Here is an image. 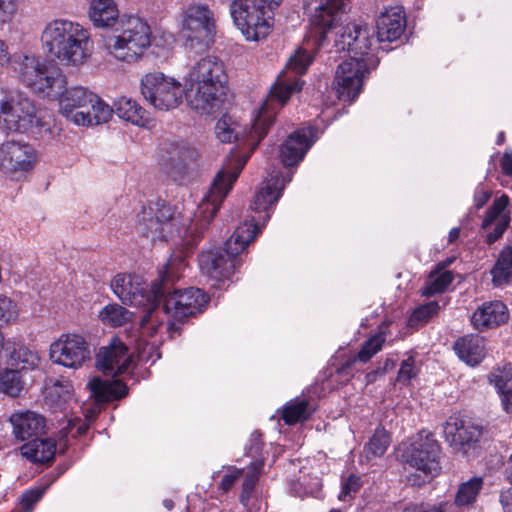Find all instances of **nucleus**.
I'll return each mask as SVG.
<instances>
[{"instance_id":"nucleus-57","label":"nucleus","mask_w":512,"mask_h":512,"mask_svg":"<svg viewBox=\"0 0 512 512\" xmlns=\"http://www.w3.org/2000/svg\"><path fill=\"white\" fill-rule=\"evenodd\" d=\"M12 58L13 56L10 55L7 44L0 39V68L11 65Z\"/></svg>"},{"instance_id":"nucleus-49","label":"nucleus","mask_w":512,"mask_h":512,"mask_svg":"<svg viewBox=\"0 0 512 512\" xmlns=\"http://www.w3.org/2000/svg\"><path fill=\"white\" fill-rule=\"evenodd\" d=\"M361 485L362 482L359 476L350 475L342 485L339 499L347 501L352 498L360 490Z\"/></svg>"},{"instance_id":"nucleus-45","label":"nucleus","mask_w":512,"mask_h":512,"mask_svg":"<svg viewBox=\"0 0 512 512\" xmlns=\"http://www.w3.org/2000/svg\"><path fill=\"white\" fill-rule=\"evenodd\" d=\"M490 384H492L497 392L512 387V364H506L503 367L493 369L488 376Z\"/></svg>"},{"instance_id":"nucleus-22","label":"nucleus","mask_w":512,"mask_h":512,"mask_svg":"<svg viewBox=\"0 0 512 512\" xmlns=\"http://www.w3.org/2000/svg\"><path fill=\"white\" fill-rule=\"evenodd\" d=\"M112 113L113 109L95 94V99L88 98L87 103L80 105L71 115L63 116L78 126H93L108 122Z\"/></svg>"},{"instance_id":"nucleus-10","label":"nucleus","mask_w":512,"mask_h":512,"mask_svg":"<svg viewBox=\"0 0 512 512\" xmlns=\"http://www.w3.org/2000/svg\"><path fill=\"white\" fill-rule=\"evenodd\" d=\"M182 36L189 51H206L216 34L214 12L207 4H191L183 11Z\"/></svg>"},{"instance_id":"nucleus-35","label":"nucleus","mask_w":512,"mask_h":512,"mask_svg":"<svg viewBox=\"0 0 512 512\" xmlns=\"http://www.w3.org/2000/svg\"><path fill=\"white\" fill-rule=\"evenodd\" d=\"M312 413L309 401L306 399H295L287 403L282 411V419L288 425L305 421Z\"/></svg>"},{"instance_id":"nucleus-56","label":"nucleus","mask_w":512,"mask_h":512,"mask_svg":"<svg viewBox=\"0 0 512 512\" xmlns=\"http://www.w3.org/2000/svg\"><path fill=\"white\" fill-rule=\"evenodd\" d=\"M498 393L501 398V404H502L503 409L507 413H511L512 412V387H510L508 389H504Z\"/></svg>"},{"instance_id":"nucleus-14","label":"nucleus","mask_w":512,"mask_h":512,"mask_svg":"<svg viewBox=\"0 0 512 512\" xmlns=\"http://www.w3.org/2000/svg\"><path fill=\"white\" fill-rule=\"evenodd\" d=\"M440 452L439 443L432 434H419L403 457L410 466L433 476L440 471Z\"/></svg>"},{"instance_id":"nucleus-36","label":"nucleus","mask_w":512,"mask_h":512,"mask_svg":"<svg viewBox=\"0 0 512 512\" xmlns=\"http://www.w3.org/2000/svg\"><path fill=\"white\" fill-rule=\"evenodd\" d=\"M390 445V437L384 428H377L365 445L363 455L367 461L382 457Z\"/></svg>"},{"instance_id":"nucleus-12","label":"nucleus","mask_w":512,"mask_h":512,"mask_svg":"<svg viewBox=\"0 0 512 512\" xmlns=\"http://www.w3.org/2000/svg\"><path fill=\"white\" fill-rule=\"evenodd\" d=\"M43 123L33 102L20 94L0 95V128L25 133Z\"/></svg>"},{"instance_id":"nucleus-38","label":"nucleus","mask_w":512,"mask_h":512,"mask_svg":"<svg viewBox=\"0 0 512 512\" xmlns=\"http://www.w3.org/2000/svg\"><path fill=\"white\" fill-rule=\"evenodd\" d=\"M98 317L105 325L119 327L131 320L132 313L118 304H108L101 309Z\"/></svg>"},{"instance_id":"nucleus-62","label":"nucleus","mask_w":512,"mask_h":512,"mask_svg":"<svg viewBox=\"0 0 512 512\" xmlns=\"http://www.w3.org/2000/svg\"><path fill=\"white\" fill-rule=\"evenodd\" d=\"M446 506L447 504H444V505H438V506H433L431 507L429 510H425L422 508V512H446Z\"/></svg>"},{"instance_id":"nucleus-2","label":"nucleus","mask_w":512,"mask_h":512,"mask_svg":"<svg viewBox=\"0 0 512 512\" xmlns=\"http://www.w3.org/2000/svg\"><path fill=\"white\" fill-rule=\"evenodd\" d=\"M247 158L231 160L215 176L211 187L195 211L189 224L180 223V216L168 204L155 202L144 207L138 215L136 229L152 242L168 241L175 236L186 241L187 246L197 243L237 180Z\"/></svg>"},{"instance_id":"nucleus-11","label":"nucleus","mask_w":512,"mask_h":512,"mask_svg":"<svg viewBox=\"0 0 512 512\" xmlns=\"http://www.w3.org/2000/svg\"><path fill=\"white\" fill-rule=\"evenodd\" d=\"M182 83L162 72L155 71L145 74L141 79V93L144 99L155 109L170 111L182 103Z\"/></svg>"},{"instance_id":"nucleus-6","label":"nucleus","mask_w":512,"mask_h":512,"mask_svg":"<svg viewBox=\"0 0 512 512\" xmlns=\"http://www.w3.org/2000/svg\"><path fill=\"white\" fill-rule=\"evenodd\" d=\"M42 48L59 64L79 68L93 53V40L87 28L68 19L48 22L41 33Z\"/></svg>"},{"instance_id":"nucleus-46","label":"nucleus","mask_w":512,"mask_h":512,"mask_svg":"<svg viewBox=\"0 0 512 512\" xmlns=\"http://www.w3.org/2000/svg\"><path fill=\"white\" fill-rule=\"evenodd\" d=\"M189 167L188 162H181L170 155L169 161L165 165V172L173 181L181 182L188 174Z\"/></svg>"},{"instance_id":"nucleus-60","label":"nucleus","mask_w":512,"mask_h":512,"mask_svg":"<svg viewBox=\"0 0 512 512\" xmlns=\"http://www.w3.org/2000/svg\"><path fill=\"white\" fill-rule=\"evenodd\" d=\"M459 236H460V228L459 227L452 228L448 235V242L454 243L459 238Z\"/></svg>"},{"instance_id":"nucleus-19","label":"nucleus","mask_w":512,"mask_h":512,"mask_svg":"<svg viewBox=\"0 0 512 512\" xmlns=\"http://www.w3.org/2000/svg\"><path fill=\"white\" fill-rule=\"evenodd\" d=\"M314 128H302L291 133L280 146L279 157L286 167L298 165L312 146Z\"/></svg>"},{"instance_id":"nucleus-40","label":"nucleus","mask_w":512,"mask_h":512,"mask_svg":"<svg viewBox=\"0 0 512 512\" xmlns=\"http://www.w3.org/2000/svg\"><path fill=\"white\" fill-rule=\"evenodd\" d=\"M72 385L69 381H56L46 390V400L55 407L62 408L72 397Z\"/></svg>"},{"instance_id":"nucleus-32","label":"nucleus","mask_w":512,"mask_h":512,"mask_svg":"<svg viewBox=\"0 0 512 512\" xmlns=\"http://www.w3.org/2000/svg\"><path fill=\"white\" fill-rule=\"evenodd\" d=\"M117 116L133 125L144 127L148 123L145 109L135 100L122 96L115 103Z\"/></svg>"},{"instance_id":"nucleus-7","label":"nucleus","mask_w":512,"mask_h":512,"mask_svg":"<svg viewBox=\"0 0 512 512\" xmlns=\"http://www.w3.org/2000/svg\"><path fill=\"white\" fill-rule=\"evenodd\" d=\"M176 259H170L159 273L160 282H153L148 288L143 278L136 274H117L111 280L113 293L126 305L147 306V311L142 317L141 326L145 328L153 325L152 317L157 302L165 296V283L173 282L178 278L180 267L184 266L183 260H179L177 271H175Z\"/></svg>"},{"instance_id":"nucleus-44","label":"nucleus","mask_w":512,"mask_h":512,"mask_svg":"<svg viewBox=\"0 0 512 512\" xmlns=\"http://www.w3.org/2000/svg\"><path fill=\"white\" fill-rule=\"evenodd\" d=\"M215 134L222 143H230L240 138V132L237 131L235 123L226 115L217 121Z\"/></svg>"},{"instance_id":"nucleus-30","label":"nucleus","mask_w":512,"mask_h":512,"mask_svg":"<svg viewBox=\"0 0 512 512\" xmlns=\"http://www.w3.org/2000/svg\"><path fill=\"white\" fill-rule=\"evenodd\" d=\"M65 86H67V84ZM90 97L95 99V93L85 87L75 86L69 89L65 87L61 95L49 98L59 101V111L62 115H71L76 108L87 103V99Z\"/></svg>"},{"instance_id":"nucleus-33","label":"nucleus","mask_w":512,"mask_h":512,"mask_svg":"<svg viewBox=\"0 0 512 512\" xmlns=\"http://www.w3.org/2000/svg\"><path fill=\"white\" fill-rule=\"evenodd\" d=\"M494 287H504L512 281V247H504L490 270Z\"/></svg>"},{"instance_id":"nucleus-50","label":"nucleus","mask_w":512,"mask_h":512,"mask_svg":"<svg viewBox=\"0 0 512 512\" xmlns=\"http://www.w3.org/2000/svg\"><path fill=\"white\" fill-rule=\"evenodd\" d=\"M418 370L415 366V360L412 356L402 361L400 369L398 371V381L402 383H408L414 377H416Z\"/></svg>"},{"instance_id":"nucleus-3","label":"nucleus","mask_w":512,"mask_h":512,"mask_svg":"<svg viewBox=\"0 0 512 512\" xmlns=\"http://www.w3.org/2000/svg\"><path fill=\"white\" fill-rule=\"evenodd\" d=\"M376 44L370 29L365 25L349 23L338 28L334 38V52H347L349 58L337 68L333 81V90L339 100L354 101L362 90L367 74L379 64L374 53Z\"/></svg>"},{"instance_id":"nucleus-54","label":"nucleus","mask_w":512,"mask_h":512,"mask_svg":"<svg viewBox=\"0 0 512 512\" xmlns=\"http://www.w3.org/2000/svg\"><path fill=\"white\" fill-rule=\"evenodd\" d=\"M241 473H242L241 470H235L232 473L224 475V477L222 478L221 483H220V488L224 492H227L228 490H230V488L234 485L235 481L237 479H239Z\"/></svg>"},{"instance_id":"nucleus-64","label":"nucleus","mask_w":512,"mask_h":512,"mask_svg":"<svg viewBox=\"0 0 512 512\" xmlns=\"http://www.w3.org/2000/svg\"><path fill=\"white\" fill-rule=\"evenodd\" d=\"M504 142H505V133L504 132H499L498 135H497L496 144L497 145H502Z\"/></svg>"},{"instance_id":"nucleus-37","label":"nucleus","mask_w":512,"mask_h":512,"mask_svg":"<svg viewBox=\"0 0 512 512\" xmlns=\"http://www.w3.org/2000/svg\"><path fill=\"white\" fill-rule=\"evenodd\" d=\"M482 477H473L463 482L456 493L454 504L457 507H466L473 504L482 489Z\"/></svg>"},{"instance_id":"nucleus-27","label":"nucleus","mask_w":512,"mask_h":512,"mask_svg":"<svg viewBox=\"0 0 512 512\" xmlns=\"http://www.w3.org/2000/svg\"><path fill=\"white\" fill-rule=\"evenodd\" d=\"M454 350L463 362L470 366H476L486 355L485 340L479 335H466L455 342Z\"/></svg>"},{"instance_id":"nucleus-5","label":"nucleus","mask_w":512,"mask_h":512,"mask_svg":"<svg viewBox=\"0 0 512 512\" xmlns=\"http://www.w3.org/2000/svg\"><path fill=\"white\" fill-rule=\"evenodd\" d=\"M188 107L201 115L219 111L227 96V74L224 64L215 56L196 61L184 77Z\"/></svg>"},{"instance_id":"nucleus-24","label":"nucleus","mask_w":512,"mask_h":512,"mask_svg":"<svg viewBox=\"0 0 512 512\" xmlns=\"http://www.w3.org/2000/svg\"><path fill=\"white\" fill-rule=\"evenodd\" d=\"M405 25V13L401 7L385 9L377 20V42H393L399 39Z\"/></svg>"},{"instance_id":"nucleus-17","label":"nucleus","mask_w":512,"mask_h":512,"mask_svg":"<svg viewBox=\"0 0 512 512\" xmlns=\"http://www.w3.org/2000/svg\"><path fill=\"white\" fill-rule=\"evenodd\" d=\"M443 434L446 442L454 450L466 453L467 449L480 439L482 427L471 420L452 415L444 424Z\"/></svg>"},{"instance_id":"nucleus-61","label":"nucleus","mask_w":512,"mask_h":512,"mask_svg":"<svg viewBox=\"0 0 512 512\" xmlns=\"http://www.w3.org/2000/svg\"><path fill=\"white\" fill-rule=\"evenodd\" d=\"M506 479L512 484V454L510 455L506 469H505Z\"/></svg>"},{"instance_id":"nucleus-39","label":"nucleus","mask_w":512,"mask_h":512,"mask_svg":"<svg viewBox=\"0 0 512 512\" xmlns=\"http://www.w3.org/2000/svg\"><path fill=\"white\" fill-rule=\"evenodd\" d=\"M260 3L256 0H234L230 6L231 16L236 26L241 30L244 25H248L250 16L254 14V9H258Z\"/></svg>"},{"instance_id":"nucleus-9","label":"nucleus","mask_w":512,"mask_h":512,"mask_svg":"<svg viewBox=\"0 0 512 512\" xmlns=\"http://www.w3.org/2000/svg\"><path fill=\"white\" fill-rule=\"evenodd\" d=\"M11 68L26 87L44 97L61 95L67 84L59 69L48 68L45 61L32 53H14Z\"/></svg>"},{"instance_id":"nucleus-31","label":"nucleus","mask_w":512,"mask_h":512,"mask_svg":"<svg viewBox=\"0 0 512 512\" xmlns=\"http://www.w3.org/2000/svg\"><path fill=\"white\" fill-rule=\"evenodd\" d=\"M386 340L384 333H377L366 340L362 346L360 351L356 356L346 361L338 370V374H345L347 376V381L351 377L350 368L356 361H360L363 363L368 362L376 353H378Z\"/></svg>"},{"instance_id":"nucleus-15","label":"nucleus","mask_w":512,"mask_h":512,"mask_svg":"<svg viewBox=\"0 0 512 512\" xmlns=\"http://www.w3.org/2000/svg\"><path fill=\"white\" fill-rule=\"evenodd\" d=\"M50 358L54 363L77 369L91 358V352L81 335L65 334L51 344Z\"/></svg>"},{"instance_id":"nucleus-13","label":"nucleus","mask_w":512,"mask_h":512,"mask_svg":"<svg viewBox=\"0 0 512 512\" xmlns=\"http://www.w3.org/2000/svg\"><path fill=\"white\" fill-rule=\"evenodd\" d=\"M37 159V152L29 143L12 140L0 146V171L10 179L24 177L33 170Z\"/></svg>"},{"instance_id":"nucleus-51","label":"nucleus","mask_w":512,"mask_h":512,"mask_svg":"<svg viewBox=\"0 0 512 512\" xmlns=\"http://www.w3.org/2000/svg\"><path fill=\"white\" fill-rule=\"evenodd\" d=\"M44 490L32 489L26 491L21 497L23 512H32L33 506L42 498Z\"/></svg>"},{"instance_id":"nucleus-8","label":"nucleus","mask_w":512,"mask_h":512,"mask_svg":"<svg viewBox=\"0 0 512 512\" xmlns=\"http://www.w3.org/2000/svg\"><path fill=\"white\" fill-rule=\"evenodd\" d=\"M257 230L255 223L244 222L226 241L223 250L203 252L199 258L202 271L216 281L228 279L241 265L239 255L254 240Z\"/></svg>"},{"instance_id":"nucleus-55","label":"nucleus","mask_w":512,"mask_h":512,"mask_svg":"<svg viewBox=\"0 0 512 512\" xmlns=\"http://www.w3.org/2000/svg\"><path fill=\"white\" fill-rule=\"evenodd\" d=\"M503 174L512 176V150L505 151L500 159Z\"/></svg>"},{"instance_id":"nucleus-58","label":"nucleus","mask_w":512,"mask_h":512,"mask_svg":"<svg viewBox=\"0 0 512 512\" xmlns=\"http://www.w3.org/2000/svg\"><path fill=\"white\" fill-rule=\"evenodd\" d=\"M500 502L504 512H512V488H509L501 493Z\"/></svg>"},{"instance_id":"nucleus-53","label":"nucleus","mask_w":512,"mask_h":512,"mask_svg":"<svg viewBox=\"0 0 512 512\" xmlns=\"http://www.w3.org/2000/svg\"><path fill=\"white\" fill-rule=\"evenodd\" d=\"M491 192L484 189L482 186H478L474 192V203L477 209L482 208L490 199Z\"/></svg>"},{"instance_id":"nucleus-1","label":"nucleus","mask_w":512,"mask_h":512,"mask_svg":"<svg viewBox=\"0 0 512 512\" xmlns=\"http://www.w3.org/2000/svg\"><path fill=\"white\" fill-rule=\"evenodd\" d=\"M348 0H321L310 19V30L303 46L290 56L285 68L270 88L269 95L260 107L247 135L242 136L255 149L274 123L278 110L290 97L302 90L301 76L307 72L314 59L313 51L323 47L328 34L342 19Z\"/></svg>"},{"instance_id":"nucleus-63","label":"nucleus","mask_w":512,"mask_h":512,"mask_svg":"<svg viewBox=\"0 0 512 512\" xmlns=\"http://www.w3.org/2000/svg\"><path fill=\"white\" fill-rule=\"evenodd\" d=\"M402 512H422V507H419L417 505H412L406 507Z\"/></svg>"},{"instance_id":"nucleus-59","label":"nucleus","mask_w":512,"mask_h":512,"mask_svg":"<svg viewBox=\"0 0 512 512\" xmlns=\"http://www.w3.org/2000/svg\"><path fill=\"white\" fill-rule=\"evenodd\" d=\"M260 437L261 434L257 431L253 432L250 437L251 445L249 447V453H258L261 449V443H260Z\"/></svg>"},{"instance_id":"nucleus-18","label":"nucleus","mask_w":512,"mask_h":512,"mask_svg":"<svg viewBox=\"0 0 512 512\" xmlns=\"http://www.w3.org/2000/svg\"><path fill=\"white\" fill-rule=\"evenodd\" d=\"M292 179V173H288L286 177H279L278 175L271 176L266 182L264 187L258 191L254 197L253 203L251 205V209L255 212L262 213L263 216H259L256 221L254 218L251 220H247L248 223H255L258 230L257 233L260 232V228L258 226L259 221H268L270 218L269 209L279 200L282 195V190L285 187V184L290 182Z\"/></svg>"},{"instance_id":"nucleus-26","label":"nucleus","mask_w":512,"mask_h":512,"mask_svg":"<svg viewBox=\"0 0 512 512\" xmlns=\"http://www.w3.org/2000/svg\"><path fill=\"white\" fill-rule=\"evenodd\" d=\"M272 7L260 4L258 9H254V14L250 16L248 25H244L241 32L249 41H258L265 38L271 30L273 24Z\"/></svg>"},{"instance_id":"nucleus-21","label":"nucleus","mask_w":512,"mask_h":512,"mask_svg":"<svg viewBox=\"0 0 512 512\" xmlns=\"http://www.w3.org/2000/svg\"><path fill=\"white\" fill-rule=\"evenodd\" d=\"M131 364L128 349L119 339H113L97 354V366L104 374L115 377L126 372Z\"/></svg>"},{"instance_id":"nucleus-20","label":"nucleus","mask_w":512,"mask_h":512,"mask_svg":"<svg viewBox=\"0 0 512 512\" xmlns=\"http://www.w3.org/2000/svg\"><path fill=\"white\" fill-rule=\"evenodd\" d=\"M509 203L508 195L502 194L500 197L495 198L492 205L486 210L481 228L487 229L495 223L493 230L486 235V242L488 244L496 242L508 229L511 222L510 211L508 210Z\"/></svg>"},{"instance_id":"nucleus-29","label":"nucleus","mask_w":512,"mask_h":512,"mask_svg":"<svg viewBox=\"0 0 512 512\" xmlns=\"http://www.w3.org/2000/svg\"><path fill=\"white\" fill-rule=\"evenodd\" d=\"M21 455L34 463H49L56 453V442L53 439L35 438L21 446Z\"/></svg>"},{"instance_id":"nucleus-52","label":"nucleus","mask_w":512,"mask_h":512,"mask_svg":"<svg viewBox=\"0 0 512 512\" xmlns=\"http://www.w3.org/2000/svg\"><path fill=\"white\" fill-rule=\"evenodd\" d=\"M18 10V4L0 3V26L9 23Z\"/></svg>"},{"instance_id":"nucleus-4","label":"nucleus","mask_w":512,"mask_h":512,"mask_svg":"<svg viewBox=\"0 0 512 512\" xmlns=\"http://www.w3.org/2000/svg\"><path fill=\"white\" fill-rule=\"evenodd\" d=\"M89 18L98 28L115 25L113 33L104 39V50L116 61L136 63L151 45L148 23L134 15L119 18L114 0H90Z\"/></svg>"},{"instance_id":"nucleus-47","label":"nucleus","mask_w":512,"mask_h":512,"mask_svg":"<svg viewBox=\"0 0 512 512\" xmlns=\"http://www.w3.org/2000/svg\"><path fill=\"white\" fill-rule=\"evenodd\" d=\"M19 310L15 301L0 294V323H9L18 318Z\"/></svg>"},{"instance_id":"nucleus-34","label":"nucleus","mask_w":512,"mask_h":512,"mask_svg":"<svg viewBox=\"0 0 512 512\" xmlns=\"http://www.w3.org/2000/svg\"><path fill=\"white\" fill-rule=\"evenodd\" d=\"M453 279L454 277L451 271L443 270L442 268L435 269L429 274L425 281L422 295L429 297L444 292L452 283Z\"/></svg>"},{"instance_id":"nucleus-16","label":"nucleus","mask_w":512,"mask_h":512,"mask_svg":"<svg viewBox=\"0 0 512 512\" xmlns=\"http://www.w3.org/2000/svg\"><path fill=\"white\" fill-rule=\"evenodd\" d=\"M208 300L209 297L201 289L191 287L168 293L165 296L163 307L166 314L177 320H182L202 312Z\"/></svg>"},{"instance_id":"nucleus-28","label":"nucleus","mask_w":512,"mask_h":512,"mask_svg":"<svg viewBox=\"0 0 512 512\" xmlns=\"http://www.w3.org/2000/svg\"><path fill=\"white\" fill-rule=\"evenodd\" d=\"M91 395L98 402H108L127 395L128 387L120 380H102L99 377L92 378L88 383Z\"/></svg>"},{"instance_id":"nucleus-23","label":"nucleus","mask_w":512,"mask_h":512,"mask_svg":"<svg viewBox=\"0 0 512 512\" xmlns=\"http://www.w3.org/2000/svg\"><path fill=\"white\" fill-rule=\"evenodd\" d=\"M509 319L507 306L499 300L482 303L472 314L471 323L479 331L500 326Z\"/></svg>"},{"instance_id":"nucleus-41","label":"nucleus","mask_w":512,"mask_h":512,"mask_svg":"<svg viewBox=\"0 0 512 512\" xmlns=\"http://www.w3.org/2000/svg\"><path fill=\"white\" fill-rule=\"evenodd\" d=\"M263 465L264 463L262 460H255L248 467V471L242 484V493L240 495V502L245 506L249 503Z\"/></svg>"},{"instance_id":"nucleus-25","label":"nucleus","mask_w":512,"mask_h":512,"mask_svg":"<svg viewBox=\"0 0 512 512\" xmlns=\"http://www.w3.org/2000/svg\"><path fill=\"white\" fill-rule=\"evenodd\" d=\"M9 422L13 427V434L19 440L39 437L46 427L45 418L33 411L15 412Z\"/></svg>"},{"instance_id":"nucleus-43","label":"nucleus","mask_w":512,"mask_h":512,"mask_svg":"<svg viewBox=\"0 0 512 512\" xmlns=\"http://www.w3.org/2000/svg\"><path fill=\"white\" fill-rule=\"evenodd\" d=\"M439 304L436 301L426 303L416 308L409 317L408 324L410 327L418 328L426 324L432 317L437 315Z\"/></svg>"},{"instance_id":"nucleus-48","label":"nucleus","mask_w":512,"mask_h":512,"mask_svg":"<svg viewBox=\"0 0 512 512\" xmlns=\"http://www.w3.org/2000/svg\"><path fill=\"white\" fill-rule=\"evenodd\" d=\"M170 155L176 157L181 162H188V165H191L197 161L199 152L195 147L187 143H181L173 148Z\"/></svg>"},{"instance_id":"nucleus-42","label":"nucleus","mask_w":512,"mask_h":512,"mask_svg":"<svg viewBox=\"0 0 512 512\" xmlns=\"http://www.w3.org/2000/svg\"><path fill=\"white\" fill-rule=\"evenodd\" d=\"M23 389V381L19 370L5 369L0 372V390L12 397H16Z\"/></svg>"}]
</instances>
